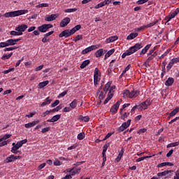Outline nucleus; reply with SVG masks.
Instances as JSON below:
<instances>
[{
	"instance_id": "obj_35",
	"label": "nucleus",
	"mask_w": 179,
	"mask_h": 179,
	"mask_svg": "<svg viewBox=\"0 0 179 179\" xmlns=\"http://www.w3.org/2000/svg\"><path fill=\"white\" fill-rule=\"evenodd\" d=\"M12 55H13V52H10V54L8 55H3L2 57H1V59L3 60H5V59H9V58H10V57H12Z\"/></svg>"
},
{
	"instance_id": "obj_43",
	"label": "nucleus",
	"mask_w": 179,
	"mask_h": 179,
	"mask_svg": "<svg viewBox=\"0 0 179 179\" xmlns=\"http://www.w3.org/2000/svg\"><path fill=\"white\" fill-rule=\"evenodd\" d=\"M36 8H48V3H42L41 4L37 5Z\"/></svg>"
},
{
	"instance_id": "obj_34",
	"label": "nucleus",
	"mask_w": 179,
	"mask_h": 179,
	"mask_svg": "<svg viewBox=\"0 0 179 179\" xmlns=\"http://www.w3.org/2000/svg\"><path fill=\"white\" fill-rule=\"evenodd\" d=\"M159 22V20H155L150 24H148L147 25H144V27H145V29H148L149 27H153V26H155V24H157V23Z\"/></svg>"
},
{
	"instance_id": "obj_44",
	"label": "nucleus",
	"mask_w": 179,
	"mask_h": 179,
	"mask_svg": "<svg viewBox=\"0 0 179 179\" xmlns=\"http://www.w3.org/2000/svg\"><path fill=\"white\" fill-rule=\"evenodd\" d=\"M68 94V90H66L62 93H60L59 95H58V99H61V97H65V96H66V94Z\"/></svg>"
},
{
	"instance_id": "obj_31",
	"label": "nucleus",
	"mask_w": 179,
	"mask_h": 179,
	"mask_svg": "<svg viewBox=\"0 0 179 179\" xmlns=\"http://www.w3.org/2000/svg\"><path fill=\"white\" fill-rule=\"evenodd\" d=\"M86 137V134H85V132H81L78 134L77 139L78 141H83V138Z\"/></svg>"
},
{
	"instance_id": "obj_63",
	"label": "nucleus",
	"mask_w": 179,
	"mask_h": 179,
	"mask_svg": "<svg viewBox=\"0 0 179 179\" xmlns=\"http://www.w3.org/2000/svg\"><path fill=\"white\" fill-rule=\"evenodd\" d=\"M172 62L173 64H177L179 62V57H176V58H173L171 59Z\"/></svg>"
},
{
	"instance_id": "obj_52",
	"label": "nucleus",
	"mask_w": 179,
	"mask_h": 179,
	"mask_svg": "<svg viewBox=\"0 0 179 179\" xmlns=\"http://www.w3.org/2000/svg\"><path fill=\"white\" fill-rule=\"evenodd\" d=\"M79 171H80V168L77 169H76L74 171H72L71 176H75L76 174H78V173H79Z\"/></svg>"
},
{
	"instance_id": "obj_12",
	"label": "nucleus",
	"mask_w": 179,
	"mask_h": 179,
	"mask_svg": "<svg viewBox=\"0 0 179 179\" xmlns=\"http://www.w3.org/2000/svg\"><path fill=\"white\" fill-rule=\"evenodd\" d=\"M22 148V145L19 141L17 142L15 144V146L11 148V152L13 153L14 155H17V153H20V151H17L18 149H20Z\"/></svg>"
},
{
	"instance_id": "obj_11",
	"label": "nucleus",
	"mask_w": 179,
	"mask_h": 179,
	"mask_svg": "<svg viewBox=\"0 0 179 179\" xmlns=\"http://www.w3.org/2000/svg\"><path fill=\"white\" fill-rule=\"evenodd\" d=\"M17 159H22L21 156H15L13 155H10L9 157H7L6 159V163H12L15 162V160H17Z\"/></svg>"
},
{
	"instance_id": "obj_24",
	"label": "nucleus",
	"mask_w": 179,
	"mask_h": 179,
	"mask_svg": "<svg viewBox=\"0 0 179 179\" xmlns=\"http://www.w3.org/2000/svg\"><path fill=\"white\" fill-rule=\"evenodd\" d=\"M89 64H90V60L89 59L85 60L80 66V69H85V68H86V66H87Z\"/></svg>"
},
{
	"instance_id": "obj_25",
	"label": "nucleus",
	"mask_w": 179,
	"mask_h": 179,
	"mask_svg": "<svg viewBox=\"0 0 179 179\" xmlns=\"http://www.w3.org/2000/svg\"><path fill=\"white\" fill-rule=\"evenodd\" d=\"M78 119L80 121H83L84 122H89L90 121V117L89 116H79Z\"/></svg>"
},
{
	"instance_id": "obj_62",
	"label": "nucleus",
	"mask_w": 179,
	"mask_h": 179,
	"mask_svg": "<svg viewBox=\"0 0 179 179\" xmlns=\"http://www.w3.org/2000/svg\"><path fill=\"white\" fill-rule=\"evenodd\" d=\"M18 142L20 143L21 146H23V145H24V143H27V139H24V140H22Z\"/></svg>"
},
{
	"instance_id": "obj_2",
	"label": "nucleus",
	"mask_w": 179,
	"mask_h": 179,
	"mask_svg": "<svg viewBox=\"0 0 179 179\" xmlns=\"http://www.w3.org/2000/svg\"><path fill=\"white\" fill-rule=\"evenodd\" d=\"M29 13V10H17L15 11H11L3 14L5 17H16V16H20L22 15H26Z\"/></svg>"
},
{
	"instance_id": "obj_23",
	"label": "nucleus",
	"mask_w": 179,
	"mask_h": 179,
	"mask_svg": "<svg viewBox=\"0 0 179 179\" xmlns=\"http://www.w3.org/2000/svg\"><path fill=\"white\" fill-rule=\"evenodd\" d=\"M104 55V50L103 49H99L95 52V56L96 58H100Z\"/></svg>"
},
{
	"instance_id": "obj_53",
	"label": "nucleus",
	"mask_w": 179,
	"mask_h": 179,
	"mask_svg": "<svg viewBox=\"0 0 179 179\" xmlns=\"http://www.w3.org/2000/svg\"><path fill=\"white\" fill-rule=\"evenodd\" d=\"M104 2H101L98 3L96 6H95V9H99V8H103L104 6Z\"/></svg>"
},
{
	"instance_id": "obj_33",
	"label": "nucleus",
	"mask_w": 179,
	"mask_h": 179,
	"mask_svg": "<svg viewBox=\"0 0 179 179\" xmlns=\"http://www.w3.org/2000/svg\"><path fill=\"white\" fill-rule=\"evenodd\" d=\"M113 64V60L110 61L109 67L107 69V72L108 75H113V66H111Z\"/></svg>"
},
{
	"instance_id": "obj_13",
	"label": "nucleus",
	"mask_w": 179,
	"mask_h": 179,
	"mask_svg": "<svg viewBox=\"0 0 179 179\" xmlns=\"http://www.w3.org/2000/svg\"><path fill=\"white\" fill-rule=\"evenodd\" d=\"M69 23H71V18L66 17L61 21L60 27H66Z\"/></svg>"
},
{
	"instance_id": "obj_64",
	"label": "nucleus",
	"mask_w": 179,
	"mask_h": 179,
	"mask_svg": "<svg viewBox=\"0 0 179 179\" xmlns=\"http://www.w3.org/2000/svg\"><path fill=\"white\" fill-rule=\"evenodd\" d=\"M50 113H51V110H46L45 113H43L41 115V117H47V115H48V114H50Z\"/></svg>"
},
{
	"instance_id": "obj_29",
	"label": "nucleus",
	"mask_w": 179,
	"mask_h": 179,
	"mask_svg": "<svg viewBox=\"0 0 179 179\" xmlns=\"http://www.w3.org/2000/svg\"><path fill=\"white\" fill-rule=\"evenodd\" d=\"M150 45H147L140 52V55H142L146 54V52H148V50H149L150 48Z\"/></svg>"
},
{
	"instance_id": "obj_6",
	"label": "nucleus",
	"mask_w": 179,
	"mask_h": 179,
	"mask_svg": "<svg viewBox=\"0 0 179 179\" xmlns=\"http://www.w3.org/2000/svg\"><path fill=\"white\" fill-rule=\"evenodd\" d=\"M101 78L99 76V69L95 68L94 71V85L95 87H97V85H99V83Z\"/></svg>"
},
{
	"instance_id": "obj_21",
	"label": "nucleus",
	"mask_w": 179,
	"mask_h": 179,
	"mask_svg": "<svg viewBox=\"0 0 179 179\" xmlns=\"http://www.w3.org/2000/svg\"><path fill=\"white\" fill-rule=\"evenodd\" d=\"M80 29H82V25H80V24L76 25V27H74L73 28H72L71 29V34H75V33H76V31L80 30Z\"/></svg>"
},
{
	"instance_id": "obj_18",
	"label": "nucleus",
	"mask_w": 179,
	"mask_h": 179,
	"mask_svg": "<svg viewBox=\"0 0 179 179\" xmlns=\"http://www.w3.org/2000/svg\"><path fill=\"white\" fill-rule=\"evenodd\" d=\"M51 101H52V99L50 98V96L47 97L44 101L41 103V107H45V106H47L48 104H51Z\"/></svg>"
},
{
	"instance_id": "obj_17",
	"label": "nucleus",
	"mask_w": 179,
	"mask_h": 179,
	"mask_svg": "<svg viewBox=\"0 0 179 179\" xmlns=\"http://www.w3.org/2000/svg\"><path fill=\"white\" fill-rule=\"evenodd\" d=\"M122 102V99H120L117 101V103L113 106V113H117L118 111V108H120V106L121 105V103Z\"/></svg>"
},
{
	"instance_id": "obj_46",
	"label": "nucleus",
	"mask_w": 179,
	"mask_h": 179,
	"mask_svg": "<svg viewBox=\"0 0 179 179\" xmlns=\"http://www.w3.org/2000/svg\"><path fill=\"white\" fill-rule=\"evenodd\" d=\"M9 142H10V141H9V140L1 141L0 143V148H2V146H6V145H8V143H9Z\"/></svg>"
},
{
	"instance_id": "obj_28",
	"label": "nucleus",
	"mask_w": 179,
	"mask_h": 179,
	"mask_svg": "<svg viewBox=\"0 0 179 179\" xmlns=\"http://www.w3.org/2000/svg\"><path fill=\"white\" fill-rule=\"evenodd\" d=\"M108 148H110V143H107L103 145L102 156H104V155H106V152H107V149H108Z\"/></svg>"
},
{
	"instance_id": "obj_1",
	"label": "nucleus",
	"mask_w": 179,
	"mask_h": 179,
	"mask_svg": "<svg viewBox=\"0 0 179 179\" xmlns=\"http://www.w3.org/2000/svg\"><path fill=\"white\" fill-rule=\"evenodd\" d=\"M142 47V43H136L134 46L131 47L129 50H127L125 52H124L122 55V58H125V57L128 55H132V54L136 52V51H138V50H141Z\"/></svg>"
},
{
	"instance_id": "obj_49",
	"label": "nucleus",
	"mask_w": 179,
	"mask_h": 179,
	"mask_svg": "<svg viewBox=\"0 0 179 179\" xmlns=\"http://www.w3.org/2000/svg\"><path fill=\"white\" fill-rule=\"evenodd\" d=\"M13 71H15V68H11L8 70L3 71V73H4V75H7V73H9L10 72H13Z\"/></svg>"
},
{
	"instance_id": "obj_30",
	"label": "nucleus",
	"mask_w": 179,
	"mask_h": 179,
	"mask_svg": "<svg viewBox=\"0 0 179 179\" xmlns=\"http://www.w3.org/2000/svg\"><path fill=\"white\" fill-rule=\"evenodd\" d=\"M153 156H155V155L142 157L138 158L136 160V162H142V161L145 160V159H150V157H153Z\"/></svg>"
},
{
	"instance_id": "obj_58",
	"label": "nucleus",
	"mask_w": 179,
	"mask_h": 179,
	"mask_svg": "<svg viewBox=\"0 0 179 179\" xmlns=\"http://www.w3.org/2000/svg\"><path fill=\"white\" fill-rule=\"evenodd\" d=\"M53 164H54V166H61L62 164V163H61V161L57 159V160L54 161Z\"/></svg>"
},
{
	"instance_id": "obj_48",
	"label": "nucleus",
	"mask_w": 179,
	"mask_h": 179,
	"mask_svg": "<svg viewBox=\"0 0 179 179\" xmlns=\"http://www.w3.org/2000/svg\"><path fill=\"white\" fill-rule=\"evenodd\" d=\"M5 47H8V42H1L0 43V48H5Z\"/></svg>"
},
{
	"instance_id": "obj_8",
	"label": "nucleus",
	"mask_w": 179,
	"mask_h": 179,
	"mask_svg": "<svg viewBox=\"0 0 179 179\" xmlns=\"http://www.w3.org/2000/svg\"><path fill=\"white\" fill-rule=\"evenodd\" d=\"M150 106V100L147 99L146 101L142 102L140 105L138 106V110H146L148 109V106Z\"/></svg>"
},
{
	"instance_id": "obj_47",
	"label": "nucleus",
	"mask_w": 179,
	"mask_h": 179,
	"mask_svg": "<svg viewBox=\"0 0 179 179\" xmlns=\"http://www.w3.org/2000/svg\"><path fill=\"white\" fill-rule=\"evenodd\" d=\"M10 36H20V34L19 33L18 31H10Z\"/></svg>"
},
{
	"instance_id": "obj_15",
	"label": "nucleus",
	"mask_w": 179,
	"mask_h": 179,
	"mask_svg": "<svg viewBox=\"0 0 179 179\" xmlns=\"http://www.w3.org/2000/svg\"><path fill=\"white\" fill-rule=\"evenodd\" d=\"M40 122V120L34 121L24 124L25 128H33L35 125H37Z\"/></svg>"
},
{
	"instance_id": "obj_51",
	"label": "nucleus",
	"mask_w": 179,
	"mask_h": 179,
	"mask_svg": "<svg viewBox=\"0 0 179 179\" xmlns=\"http://www.w3.org/2000/svg\"><path fill=\"white\" fill-rule=\"evenodd\" d=\"M129 69H131V64H129V65L124 69V70L122 71V75H124V73H127V72H128V71H129Z\"/></svg>"
},
{
	"instance_id": "obj_41",
	"label": "nucleus",
	"mask_w": 179,
	"mask_h": 179,
	"mask_svg": "<svg viewBox=\"0 0 179 179\" xmlns=\"http://www.w3.org/2000/svg\"><path fill=\"white\" fill-rule=\"evenodd\" d=\"M59 110H62V106L61 105H59L56 108H53L52 110H50L51 113H55L57 111H59Z\"/></svg>"
},
{
	"instance_id": "obj_27",
	"label": "nucleus",
	"mask_w": 179,
	"mask_h": 179,
	"mask_svg": "<svg viewBox=\"0 0 179 179\" xmlns=\"http://www.w3.org/2000/svg\"><path fill=\"white\" fill-rule=\"evenodd\" d=\"M174 83V78H169L165 82L166 86H171Z\"/></svg>"
},
{
	"instance_id": "obj_40",
	"label": "nucleus",
	"mask_w": 179,
	"mask_h": 179,
	"mask_svg": "<svg viewBox=\"0 0 179 179\" xmlns=\"http://www.w3.org/2000/svg\"><path fill=\"white\" fill-rule=\"evenodd\" d=\"M111 99H113V94H111V92H110V94L105 99L103 104H107V103H108V101H110V100H111Z\"/></svg>"
},
{
	"instance_id": "obj_20",
	"label": "nucleus",
	"mask_w": 179,
	"mask_h": 179,
	"mask_svg": "<svg viewBox=\"0 0 179 179\" xmlns=\"http://www.w3.org/2000/svg\"><path fill=\"white\" fill-rule=\"evenodd\" d=\"M122 156H124V149L122 148L121 150V151L119 152L117 157H116V159H115V162L116 163H118V162H120V160H121Z\"/></svg>"
},
{
	"instance_id": "obj_38",
	"label": "nucleus",
	"mask_w": 179,
	"mask_h": 179,
	"mask_svg": "<svg viewBox=\"0 0 179 179\" xmlns=\"http://www.w3.org/2000/svg\"><path fill=\"white\" fill-rule=\"evenodd\" d=\"M78 10V8H68L64 10L65 13H72L73 12H76Z\"/></svg>"
},
{
	"instance_id": "obj_4",
	"label": "nucleus",
	"mask_w": 179,
	"mask_h": 179,
	"mask_svg": "<svg viewBox=\"0 0 179 179\" xmlns=\"http://www.w3.org/2000/svg\"><path fill=\"white\" fill-rule=\"evenodd\" d=\"M138 96H139V91L138 90H133L131 92L129 90H125L123 92V97L124 99H127V97H129V99H134L138 97Z\"/></svg>"
},
{
	"instance_id": "obj_37",
	"label": "nucleus",
	"mask_w": 179,
	"mask_h": 179,
	"mask_svg": "<svg viewBox=\"0 0 179 179\" xmlns=\"http://www.w3.org/2000/svg\"><path fill=\"white\" fill-rule=\"evenodd\" d=\"M76 106H78V101L76 99H74L71 103L70 107L71 108H76Z\"/></svg>"
},
{
	"instance_id": "obj_16",
	"label": "nucleus",
	"mask_w": 179,
	"mask_h": 179,
	"mask_svg": "<svg viewBox=\"0 0 179 179\" xmlns=\"http://www.w3.org/2000/svg\"><path fill=\"white\" fill-rule=\"evenodd\" d=\"M61 118V115H55L51 119L48 120L47 122H57Z\"/></svg>"
},
{
	"instance_id": "obj_39",
	"label": "nucleus",
	"mask_w": 179,
	"mask_h": 179,
	"mask_svg": "<svg viewBox=\"0 0 179 179\" xmlns=\"http://www.w3.org/2000/svg\"><path fill=\"white\" fill-rule=\"evenodd\" d=\"M111 55H113V49L110 50L105 55L104 59H107V58H110V57H111Z\"/></svg>"
},
{
	"instance_id": "obj_22",
	"label": "nucleus",
	"mask_w": 179,
	"mask_h": 179,
	"mask_svg": "<svg viewBox=\"0 0 179 179\" xmlns=\"http://www.w3.org/2000/svg\"><path fill=\"white\" fill-rule=\"evenodd\" d=\"M49 83H50V81L48 80L41 82L38 84V89H43V87H45V86H47V85H48Z\"/></svg>"
},
{
	"instance_id": "obj_45",
	"label": "nucleus",
	"mask_w": 179,
	"mask_h": 179,
	"mask_svg": "<svg viewBox=\"0 0 179 179\" xmlns=\"http://www.w3.org/2000/svg\"><path fill=\"white\" fill-rule=\"evenodd\" d=\"M15 42L13 41V39H8L7 40V45L8 47H9V45H15Z\"/></svg>"
},
{
	"instance_id": "obj_56",
	"label": "nucleus",
	"mask_w": 179,
	"mask_h": 179,
	"mask_svg": "<svg viewBox=\"0 0 179 179\" xmlns=\"http://www.w3.org/2000/svg\"><path fill=\"white\" fill-rule=\"evenodd\" d=\"M72 110V108H71V106L69 107H65L64 109H63V113H69V111H71Z\"/></svg>"
},
{
	"instance_id": "obj_55",
	"label": "nucleus",
	"mask_w": 179,
	"mask_h": 179,
	"mask_svg": "<svg viewBox=\"0 0 179 179\" xmlns=\"http://www.w3.org/2000/svg\"><path fill=\"white\" fill-rule=\"evenodd\" d=\"M58 104H59V100L57 99L55 101L54 103H52L51 104V107H57V106H58Z\"/></svg>"
},
{
	"instance_id": "obj_36",
	"label": "nucleus",
	"mask_w": 179,
	"mask_h": 179,
	"mask_svg": "<svg viewBox=\"0 0 179 179\" xmlns=\"http://www.w3.org/2000/svg\"><path fill=\"white\" fill-rule=\"evenodd\" d=\"M179 112V108H175L173 111H171L169 114L170 117H174L177 113Z\"/></svg>"
},
{
	"instance_id": "obj_57",
	"label": "nucleus",
	"mask_w": 179,
	"mask_h": 179,
	"mask_svg": "<svg viewBox=\"0 0 179 179\" xmlns=\"http://www.w3.org/2000/svg\"><path fill=\"white\" fill-rule=\"evenodd\" d=\"M149 0H138L137 1L138 5H143V3H146Z\"/></svg>"
},
{
	"instance_id": "obj_60",
	"label": "nucleus",
	"mask_w": 179,
	"mask_h": 179,
	"mask_svg": "<svg viewBox=\"0 0 179 179\" xmlns=\"http://www.w3.org/2000/svg\"><path fill=\"white\" fill-rule=\"evenodd\" d=\"M113 135V132L108 133L107 135L103 138V141H107Z\"/></svg>"
},
{
	"instance_id": "obj_32",
	"label": "nucleus",
	"mask_w": 179,
	"mask_h": 179,
	"mask_svg": "<svg viewBox=\"0 0 179 179\" xmlns=\"http://www.w3.org/2000/svg\"><path fill=\"white\" fill-rule=\"evenodd\" d=\"M169 173H171V171H164L163 172H160L157 173L158 177H164V176H167Z\"/></svg>"
},
{
	"instance_id": "obj_10",
	"label": "nucleus",
	"mask_w": 179,
	"mask_h": 179,
	"mask_svg": "<svg viewBox=\"0 0 179 179\" xmlns=\"http://www.w3.org/2000/svg\"><path fill=\"white\" fill-rule=\"evenodd\" d=\"M28 26L23 24L22 25H19L15 28V31H18L20 36L23 34V31H26V29H27Z\"/></svg>"
},
{
	"instance_id": "obj_5",
	"label": "nucleus",
	"mask_w": 179,
	"mask_h": 179,
	"mask_svg": "<svg viewBox=\"0 0 179 179\" xmlns=\"http://www.w3.org/2000/svg\"><path fill=\"white\" fill-rule=\"evenodd\" d=\"M52 27H54V25L51 24H44L38 27V30L41 33H47V31H48L50 29H52Z\"/></svg>"
},
{
	"instance_id": "obj_19",
	"label": "nucleus",
	"mask_w": 179,
	"mask_h": 179,
	"mask_svg": "<svg viewBox=\"0 0 179 179\" xmlns=\"http://www.w3.org/2000/svg\"><path fill=\"white\" fill-rule=\"evenodd\" d=\"M128 127H129V123H126V122L122 123V124L119 128V132H122V131H125V129H127Z\"/></svg>"
},
{
	"instance_id": "obj_42",
	"label": "nucleus",
	"mask_w": 179,
	"mask_h": 179,
	"mask_svg": "<svg viewBox=\"0 0 179 179\" xmlns=\"http://www.w3.org/2000/svg\"><path fill=\"white\" fill-rule=\"evenodd\" d=\"M176 16H177V14L175 13V12L173 11L171 13L170 15H169L167 22H170V20H171V19H173V17H176Z\"/></svg>"
},
{
	"instance_id": "obj_14",
	"label": "nucleus",
	"mask_w": 179,
	"mask_h": 179,
	"mask_svg": "<svg viewBox=\"0 0 179 179\" xmlns=\"http://www.w3.org/2000/svg\"><path fill=\"white\" fill-rule=\"evenodd\" d=\"M57 17H58L57 14H52V15H48V17H46L45 18V20L46 22H52V21L55 20V19H57Z\"/></svg>"
},
{
	"instance_id": "obj_9",
	"label": "nucleus",
	"mask_w": 179,
	"mask_h": 179,
	"mask_svg": "<svg viewBox=\"0 0 179 179\" xmlns=\"http://www.w3.org/2000/svg\"><path fill=\"white\" fill-rule=\"evenodd\" d=\"M72 32L71 30L69 29H66L63 31H62L59 34V37L62 38V37H65V38H68V37H70V36H72Z\"/></svg>"
},
{
	"instance_id": "obj_59",
	"label": "nucleus",
	"mask_w": 179,
	"mask_h": 179,
	"mask_svg": "<svg viewBox=\"0 0 179 179\" xmlns=\"http://www.w3.org/2000/svg\"><path fill=\"white\" fill-rule=\"evenodd\" d=\"M173 65H174V63L172 60H171L168 66H166L167 69H171V68H173Z\"/></svg>"
},
{
	"instance_id": "obj_26",
	"label": "nucleus",
	"mask_w": 179,
	"mask_h": 179,
	"mask_svg": "<svg viewBox=\"0 0 179 179\" xmlns=\"http://www.w3.org/2000/svg\"><path fill=\"white\" fill-rule=\"evenodd\" d=\"M138 33H131L127 37V40H134V38L138 37Z\"/></svg>"
},
{
	"instance_id": "obj_7",
	"label": "nucleus",
	"mask_w": 179,
	"mask_h": 179,
	"mask_svg": "<svg viewBox=\"0 0 179 179\" xmlns=\"http://www.w3.org/2000/svg\"><path fill=\"white\" fill-rule=\"evenodd\" d=\"M100 47L99 45H91L83 50H82L81 54L83 55H86L88 52H90V51H93V50H97Z\"/></svg>"
},
{
	"instance_id": "obj_50",
	"label": "nucleus",
	"mask_w": 179,
	"mask_h": 179,
	"mask_svg": "<svg viewBox=\"0 0 179 179\" xmlns=\"http://www.w3.org/2000/svg\"><path fill=\"white\" fill-rule=\"evenodd\" d=\"M82 38H83V37L82 36V35H78L76 37H75L73 39V41H79V40H82Z\"/></svg>"
},
{
	"instance_id": "obj_54",
	"label": "nucleus",
	"mask_w": 179,
	"mask_h": 179,
	"mask_svg": "<svg viewBox=\"0 0 179 179\" xmlns=\"http://www.w3.org/2000/svg\"><path fill=\"white\" fill-rule=\"evenodd\" d=\"M16 47H11V48H6L3 49V51H13V50H16Z\"/></svg>"
},
{
	"instance_id": "obj_61",
	"label": "nucleus",
	"mask_w": 179,
	"mask_h": 179,
	"mask_svg": "<svg viewBox=\"0 0 179 179\" xmlns=\"http://www.w3.org/2000/svg\"><path fill=\"white\" fill-rule=\"evenodd\" d=\"M50 131V127H45L42 129L41 132L42 134H45V132H48Z\"/></svg>"
},
{
	"instance_id": "obj_3",
	"label": "nucleus",
	"mask_w": 179,
	"mask_h": 179,
	"mask_svg": "<svg viewBox=\"0 0 179 179\" xmlns=\"http://www.w3.org/2000/svg\"><path fill=\"white\" fill-rule=\"evenodd\" d=\"M112 83H113V81L108 82L106 84L105 87H103V91L99 92V98L100 99V100H103V99L106 97V94H107V92H108V90H109V93H111V92L113 91V86H111Z\"/></svg>"
}]
</instances>
